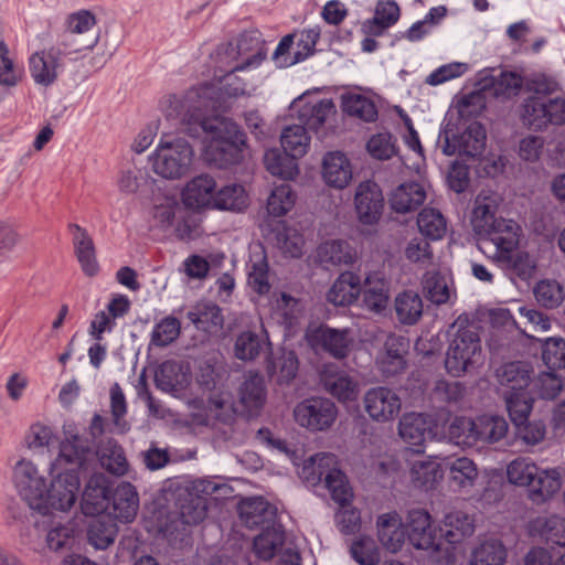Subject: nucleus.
I'll list each match as a JSON object with an SVG mask.
<instances>
[{
    "instance_id": "f704fd0d",
    "label": "nucleus",
    "mask_w": 565,
    "mask_h": 565,
    "mask_svg": "<svg viewBox=\"0 0 565 565\" xmlns=\"http://www.w3.org/2000/svg\"><path fill=\"white\" fill-rule=\"evenodd\" d=\"M285 543V532L278 523L263 529L253 542L256 556L263 561L271 559Z\"/></svg>"
},
{
    "instance_id": "aec40b11",
    "label": "nucleus",
    "mask_w": 565,
    "mask_h": 565,
    "mask_svg": "<svg viewBox=\"0 0 565 565\" xmlns=\"http://www.w3.org/2000/svg\"><path fill=\"white\" fill-rule=\"evenodd\" d=\"M362 302L369 311L381 313L388 305L390 282L380 271L367 274L362 285Z\"/></svg>"
},
{
    "instance_id": "b1692460",
    "label": "nucleus",
    "mask_w": 565,
    "mask_h": 565,
    "mask_svg": "<svg viewBox=\"0 0 565 565\" xmlns=\"http://www.w3.org/2000/svg\"><path fill=\"white\" fill-rule=\"evenodd\" d=\"M322 177L328 185L344 189L352 180L349 158L341 151L328 152L323 158Z\"/></svg>"
},
{
    "instance_id": "338daca9",
    "label": "nucleus",
    "mask_w": 565,
    "mask_h": 565,
    "mask_svg": "<svg viewBox=\"0 0 565 565\" xmlns=\"http://www.w3.org/2000/svg\"><path fill=\"white\" fill-rule=\"evenodd\" d=\"M102 466L113 475L124 476L128 470L125 451L117 443L109 441L100 454Z\"/></svg>"
},
{
    "instance_id": "6e6d98bb",
    "label": "nucleus",
    "mask_w": 565,
    "mask_h": 565,
    "mask_svg": "<svg viewBox=\"0 0 565 565\" xmlns=\"http://www.w3.org/2000/svg\"><path fill=\"white\" fill-rule=\"evenodd\" d=\"M417 225L420 233L433 241L440 239L447 230L444 215L433 207H425L419 212Z\"/></svg>"
},
{
    "instance_id": "774afa93",
    "label": "nucleus",
    "mask_w": 565,
    "mask_h": 565,
    "mask_svg": "<svg viewBox=\"0 0 565 565\" xmlns=\"http://www.w3.org/2000/svg\"><path fill=\"white\" fill-rule=\"evenodd\" d=\"M542 360L550 370L565 367V340L563 338H547L542 344Z\"/></svg>"
},
{
    "instance_id": "c756f323",
    "label": "nucleus",
    "mask_w": 565,
    "mask_h": 565,
    "mask_svg": "<svg viewBox=\"0 0 565 565\" xmlns=\"http://www.w3.org/2000/svg\"><path fill=\"white\" fill-rule=\"evenodd\" d=\"M426 199L424 186L418 182H405L398 185L390 198L391 207L397 213L417 210Z\"/></svg>"
},
{
    "instance_id": "6e6552de",
    "label": "nucleus",
    "mask_w": 565,
    "mask_h": 565,
    "mask_svg": "<svg viewBox=\"0 0 565 565\" xmlns=\"http://www.w3.org/2000/svg\"><path fill=\"white\" fill-rule=\"evenodd\" d=\"M65 438L61 441L60 454L51 463L53 470L60 468H75L81 471L85 460L93 454V441L79 435L71 425L64 426Z\"/></svg>"
},
{
    "instance_id": "f3484780",
    "label": "nucleus",
    "mask_w": 565,
    "mask_h": 565,
    "mask_svg": "<svg viewBox=\"0 0 565 565\" xmlns=\"http://www.w3.org/2000/svg\"><path fill=\"white\" fill-rule=\"evenodd\" d=\"M294 109L297 111L300 125L315 131H318L337 113L334 103L329 98L310 102L299 98L295 102Z\"/></svg>"
},
{
    "instance_id": "680f3d73",
    "label": "nucleus",
    "mask_w": 565,
    "mask_h": 565,
    "mask_svg": "<svg viewBox=\"0 0 565 565\" xmlns=\"http://www.w3.org/2000/svg\"><path fill=\"white\" fill-rule=\"evenodd\" d=\"M523 84V78L519 73L503 71L492 78V94L498 98H511L520 93Z\"/></svg>"
},
{
    "instance_id": "2f4dec72",
    "label": "nucleus",
    "mask_w": 565,
    "mask_h": 565,
    "mask_svg": "<svg viewBox=\"0 0 565 565\" xmlns=\"http://www.w3.org/2000/svg\"><path fill=\"white\" fill-rule=\"evenodd\" d=\"M394 310L399 323L414 326L423 316V299L415 290H404L396 295Z\"/></svg>"
},
{
    "instance_id": "4d7b16f0",
    "label": "nucleus",
    "mask_w": 565,
    "mask_h": 565,
    "mask_svg": "<svg viewBox=\"0 0 565 565\" xmlns=\"http://www.w3.org/2000/svg\"><path fill=\"white\" fill-rule=\"evenodd\" d=\"M477 444L495 443L503 438L508 430L504 418L499 416H481L476 419Z\"/></svg>"
},
{
    "instance_id": "423d86ee",
    "label": "nucleus",
    "mask_w": 565,
    "mask_h": 565,
    "mask_svg": "<svg viewBox=\"0 0 565 565\" xmlns=\"http://www.w3.org/2000/svg\"><path fill=\"white\" fill-rule=\"evenodd\" d=\"M335 456L332 454H317L305 465L303 471H310L312 481L324 482L333 501L341 507L350 503L352 490L347 476L335 467Z\"/></svg>"
},
{
    "instance_id": "0e129e2a",
    "label": "nucleus",
    "mask_w": 565,
    "mask_h": 565,
    "mask_svg": "<svg viewBox=\"0 0 565 565\" xmlns=\"http://www.w3.org/2000/svg\"><path fill=\"white\" fill-rule=\"evenodd\" d=\"M351 557L360 565H379L380 553L375 541L366 535L359 536L350 546Z\"/></svg>"
},
{
    "instance_id": "c03bdc74",
    "label": "nucleus",
    "mask_w": 565,
    "mask_h": 565,
    "mask_svg": "<svg viewBox=\"0 0 565 565\" xmlns=\"http://www.w3.org/2000/svg\"><path fill=\"white\" fill-rule=\"evenodd\" d=\"M267 334L263 331L258 334L253 331H244L236 338L234 354L238 360L253 361L259 356L265 345H268Z\"/></svg>"
},
{
    "instance_id": "72a5a7b5",
    "label": "nucleus",
    "mask_w": 565,
    "mask_h": 565,
    "mask_svg": "<svg viewBox=\"0 0 565 565\" xmlns=\"http://www.w3.org/2000/svg\"><path fill=\"white\" fill-rule=\"evenodd\" d=\"M186 318L198 330L210 334L222 329L224 321L221 308L212 302L198 303L192 310L188 311Z\"/></svg>"
},
{
    "instance_id": "20e7f679",
    "label": "nucleus",
    "mask_w": 565,
    "mask_h": 565,
    "mask_svg": "<svg viewBox=\"0 0 565 565\" xmlns=\"http://www.w3.org/2000/svg\"><path fill=\"white\" fill-rule=\"evenodd\" d=\"M194 158L192 146L183 138L161 139L149 157L152 170L167 180H178L188 174Z\"/></svg>"
},
{
    "instance_id": "e2e57ef3",
    "label": "nucleus",
    "mask_w": 565,
    "mask_h": 565,
    "mask_svg": "<svg viewBox=\"0 0 565 565\" xmlns=\"http://www.w3.org/2000/svg\"><path fill=\"white\" fill-rule=\"evenodd\" d=\"M343 110L349 116L360 118L364 121H374L377 117L375 104L362 95H350L343 98Z\"/></svg>"
},
{
    "instance_id": "8fccbe9b",
    "label": "nucleus",
    "mask_w": 565,
    "mask_h": 565,
    "mask_svg": "<svg viewBox=\"0 0 565 565\" xmlns=\"http://www.w3.org/2000/svg\"><path fill=\"white\" fill-rule=\"evenodd\" d=\"M444 465L450 480L459 488L471 487L478 477L477 465L468 457L447 458Z\"/></svg>"
},
{
    "instance_id": "4be33fe9",
    "label": "nucleus",
    "mask_w": 565,
    "mask_h": 565,
    "mask_svg": "<svg viewBox=\"0 0 565 565\" xmlns=\"http://www.w3.org/2000/svg\"><path fill=\"white\" fill-rule=\"evenodd\" d=\"M317 260L326 268L331 266H351L358 260V252L347 241H328L318 246Z\"/></svg>"
},
{
    "instance_id": "de8ad7c7",
    "label": "nucleus",
    "mask_w": 565,
    "mask_h": 565,
    "mask_svg": "<svg viewBox=\"0 0 565 565\" xmlns=\"http://www.w3.org/2000/svg\"><path fill=\"white\" fill-rule=\"evenodd\" d=\"M246 267L249 287L258 295L268 294L270 290L269 266L265 253L253 254Z\"/></svg>"
},
{
    "instance_id": "6ab92c4d",
    "label": "nucleus",
    "mask_w": 565,
    "mask_h": 565,
    "mask_svg": "<svg viewBox=\"0 0 565 565\" xmlns=\"http://www.w3.org/2000/svg\"><path fill=\"white\" fill-rule=\"evenodd\" d=\"M62 57L51 47L33 53L29 58V70L34 82L42 86L52 85L62 68Z\"/></svg>"
},
{
    "instance_id": "c9c22d12",
    "label": "nucleus",
    "mask_w": 565,
    "mask_h": 565,
    "mask_svg": "<svg viewBox=\"0 0 565 565\" xmlns=\"http://www.w3.org/2000/svg\"><path fill=\"white\" fill-rule=\"evenodd\" d=\"M495 376L502 393L527 388L531 382L530 371L522 362L503 364L497 370Z\"/></svg>"
},
{
    "instance_id": "2eb2a0df",
    "label": "nucleus",
    "mask_w": 565,
    "mask_h": 565,
    "mask_svg": "<svg viewBox=\"0 0 565 565\" xmlns=\"http://www.w3.org/2000/svg\"><path fill=\"white\" fill-rule=\"evenodd\" d=\"M217 184L215 179L202 173L192 178L182 191V201L192 210H213Z\"/></svg>"
},
{
    "instance_id": "864d4df0",
    "label": "nucleus",
    "mask_w": 565,
    "mask_h": 565,
    "mask_svg": "<svg viewBox=\"0 0 565 565\" xmlns=\"http://www.w3.org/2000/svg\"><path fill=\"white\" fill-rule=\"evenodd\" d=\"M423 292L433 303L440 306L450 299V289L447 279L438 271H427L422 280Z\"/></svg>"
},
{
    "instance_id": "052dcab7",
    "label": "nucleus",
    "mask_w": 565,
    "mask_h": 565,
    "mask_svg": "<svg viewBox=\"0 0 565 565\" xmlns=\"http://www.w3.org/2000/svg\"><path fill=\"white\" fill-rule=\"evenodd\" d=\"M78 36L79 35L65 28V30L57 35L56 43L51 49L57 55L64 57L71 54L81 53L84 50H92L98 41V38L95 36L89 42H84Z\"/></svg>"
},
{
    "instance_id": "dca6fc26",
    "label": "nucleus",
    "mask_w": 565,
    "mask_h": 565,
    "mask_svg": "<svg viewBox=\"0 0 565 565\" xmlns=\"http://www.w3.org/2000/svg\"><path fill=\"white\" fill-rule=\"evenodd\" d=\"M321 383L327 392L341 402L356 399L359 383L335 364H327L320 373Z\"/></svg>"
},
{
    "instance_id": "a878e982",
    "label": "nucleus",
    "mask_w": 565,
    "mask_h": 565,
    "mask_svg": "<svg viewBox=\"0 0 565 565\" xmlns=\"http://www.w3.org/2000/svg\"><path fill=\"white\" fill-rule=\"evenodd\" d=\"M68 231L73 235L74 250L82 270L87 276H95L98 271V264L92 237L84 227L75 223L68 224Z\"/></svg>"
},
{
    "instance_id": "9d476101",
    "label": "nucleus",
    "mask_w": 565,
    "mask_h": 565,
    "mask_svg": "<svg viewBox=\"0 0 565 565\" xmlns=\"http://www.w3.org/2000/svg\"><path fill=\"white\" fill-rule=\"evenodd\" d=\"M363 405L365 412L373 420L386 423L398 416L402 402L393 390L377 386L366 391L363 397Z\"/></svg>"
},
{
    "instance_id": "cd10ccee",
    "label": "nucleus",
    "mask_w": 565,
    "mask_h": 565,
    "mask_svg": "<svg viewBox=\"0 0 565 565\" xmlns=\"http://www.w3.org/2000/svg\"><path fill=\"white\" fill-rule=\"evenodd\" d=\"M110 505L117 520L131 522L139 507L136 488L129 482H121L114 491L111 490Z\"/></svg>"
},
{
    "instance_id": "603ef678",
    "label": "nucleus",
    "mask_w": 565,
    "mask_h": 565,
    "mask_svg": "<svg viewBox=\"0 0 565 565\" xmlns=\"http://www.w3.org/2000/svg\"><path fill=\"white\" fill-rule=\"evenodd\" d=\"M533 530L550 544L565 546V519L558 515L537 518Z\"/></svg>"
},
{
    "instance_id": "0eeeda50",
    "label": "nucleus",
    "mask_w": 565,
    "mask_h": 565,
    "mask_svg": "<svg viewBox=\"0 0 565 565\" xmlns=\"http://www.w3.org/2000/svg\"><path fill=\"white\" fill-rule=\"evenodd\" d=\"M337 414L335 404L323 397L307 398L294 409L296 423L312 431L328 429L334 423Z\"/></svg>"
},
{
    "instance_id": "13d9d810",
    "label": "nucleus",
    "mask_w": 565,
    "mask_h": 565,
    "mask_svg": "<svg viewBox=\"0 0 565 565\" xmlns=\"http://www.w3.org/2000/svg\"><path fill=\"white\" fill-rule=\"evenodd\" d=\"M476 420L467 417H456L448 427L449 440L461 447L477 445Z\"/></svg>"
},
{
    "instance_id": "ea45409f",
    "label": "nucleus",
    "mask_w": 565,
    "mask_h": 565,
    "mask_svg": "<svg viewBox=\"0 0 565 565\" xmlns=\"http://www.w3.org/2000/svg\"><path fill=\"white\" fill-rule=\"evenodd\" d=\"M280 142L284 152L297 160L308 152L310 137L302 125H290L284 128Z\"/></svg>"
},
{
    "instance_id": "a211bd4d",
    "label": "nucleus",
    "mask_w": 565,
    "mask_h": 565,
    "mask_svg": "<svg viewBox=\"0 0 565 565\" xmlns=\"http://www.w3.org/2000/svg\"><path fill=\"white\" fill-rule=\"evenodd\" d=\"M238 514L248 529H265L277 523L276 509L260 497L242 500L238 504Z\"/></svg>"
},
{
    "instance_id": "f8f14e48",
    "label": "nucleus",
    "mask_w": 565,
    "mask_h": 565,
    "mask_svg": "<svg viewBox=\"0 0 565 565\" xmlns=\"http://www.w3.org/2000/svg\"><path fill=\"white\" fill-rule=\"evenodd\" d=\"M444 137L443 152L446 156L458 153L460 156L477 158L480 157L486 149V130L478 121L471 122L466 130L452 141L447 132Z\"/></svg>"
},
{
    "instance_id": "58836bf2",
    "label": "nucleus",
    "mask_w": 565,
    "mask_h": 565,
    "mask_svg": "<svg viewBox=\"0 0 565 565\" xmlns=\"http://www.w3.org/2000/svg\"><path fill=\"white\" fill-rule=\"evenodd\" d=\"M507 409L511 420L520 429L524 425L533 407V397L527 388L516 392H503Z\"/></svg>"
},
{
    "instance_id": "a19ab883",
    "label": "nucleus",
    "mask_w": 565,
    "mask_h": 565,
    "mask_svg": "<svg viewBox=\"0 0 565 565\" xmlns=\"http://www.w3.org/2000/svg\"><path fill=\"white\" fill-rule=\"evenodd\" d=\"M161 109L168 119H180L181 129L183 132L189 135L188 129L190 125L195 127L199 120H205L202 118L200 109L194 108L193 110L188 109L184 111L183 102L175 95H170L161 100Z\"/></svg>"
},
{
    "instance_id": "3c124183",
    "label": "nucleus",
    "mask_w": 565,
    "mask_h": 565,
    "mask_svg": "<svg viewBox=\"0 0 565 565\" xmlns=\"http://www.w3.org/2000/svg\"><path fill=\"white\" fill-rule=\"evenodd\" d=\"M507 548L501 541L489 539L482 542L472 553L470 565H503Z\"/></svg>"
},
{
    "instance_id": "4468645a",
    "label": "nucleus",
    "mask_w": 565,
    "mask_h": 565,
    "mask_svg": "<svg viewBox=\"0 0 565 565\" xmlns=\"http://www.w3.org/2000/svg\"><path fill=\"white\" fill-rule=\"evenodd\" d=\"M111 482L104 473H94L83 491L81 509L85 515L95 516L110 507Z\"/></svg>"
},
{
    "instance_id": "a18cd8bd",
    "label": "nucleus",
    "mask_w": 565,
    "mask_h": 565,
    "mask_svg": "<svg viewBox=\"0 0 565 565\" xmlns=\"http://www.w3.org/2000/svg\"><path fill=\"white\" fill-rule=\"evenodd\" d=\"M248 205V196L243 185L232 183L216 190L213 210L241 212Z\"/></svg>"
},
{
    "instance_id": "c85d7f7f",
    "label": "nucleus",
    "mask_w": 565,
    "mask_h": 565,
    "mask_svg": "<svg viewBox=\"0 0 565 565\" xmlns=\"http://www.w3.org/2000/svg\"><path fill=\"white\" fill-rule=\"evenodd\" d=\"M408 342L404 337L392 334L385 342V354L380 361V369L386 376H394L406 366L405 354Z\"/></svg>"
},
{
    "instance_id": "4c0bfd02",
    "label": "nucleus",
    "mask_w": 565,
    "mask_h": 565,
    "mask_svg": "<svg viewBox=\"0 0 565 565\" xmlns=\"http://www.w3.org/2000/svg\"><path fill=\"white\" fill-rule=\"evenodd\" d=\"M399 18V8L393 0H379L375 14L363 24L366 33L381 35L385 29L392 26Z\"/></svg>"
},
{
    "instance_id": "7ed1b4c3",
    "label": "nucleus",
    "mask_w": 565,
    "mask_h": 565,
    "mask_svg": "<svg viewBox=\"0 0 565 565\" xmlns=\"http://www.w3.org/2000/svg\"><path fill=\"white\" fill-rule=\"evenodd\" d=\"M521 227L513 220L500 217L483 234V243H491L495 247L493 258L507 267L513 268L519 275L529 273L532 268L526 253H518Z\"/></svg>"
},
{
    "instance_id": "ddd939ff",
    "label": "nucleus",
    "mask_w": 565,
    "mask_h": 565,
    "mask_svg": "<svg viewBox=\"0 0 565 565\" xmlns=\"http://www.w3.org/2000/svg\"><path fill=\"white\" fill-rule=\"evenodd\" d=\"M359 221L365 225L379 222L384 207V196L380 186L373 181L359 184L354 198Z\"/></svg>"
},
{
    "instance_id": "412c9836",
    "label": "nucleus",
    "mask_w": 565,
    "mask_h": 565,
    "mask_svg": "<svg viewBox=\"0 0 565 565\" xmlns=\"http://www.w3.org/2000/svg\"><path fill=\"white\" fill-rule=\"evenodd\" d=\"M501 198L498 193L491 191H481L476 200L472 210L471 225L473 231L481 235L499 218L495 217Z\"/></svg>"
},
{
    "instance_id": "79ce46f5",
    "label": "nucleus",
    "mask_w": 565,
    "mask_h": 565,
    "mask_svg": "<svg viewBox=\"0 0 565 565\" xmlns=\"http://www.w3.org/2000/svg\"><path fill=\"white\" fill-rule=\"evenodd\" d=\"M276 245L286 255L298 258L302 255L305 239L302 234L295 227L288 226L285 222H277L273 228Z\"/></svg>"
},
{
    "instance_id": "393cba45",
    "label": "nucleus",
    "mask_w": 565,
    "mask_h": 565,
    "mask_svg": "<svg viewBox=\"0 0 565 565\" xmlns=\"http://www.w3.org/2000/svg\"><path fill=\"white\" fill-rule=\"evenodd\" d=\"M376 527L379 541L388 552L397 553L402 550L405 541V530L397 512L379 515Z\"/></svg>"
},
{
    "instance_id": "37998d69",
    "label": "nucleus",
    "mask_w": 565,
    "mask_h": 565,
    "mask_svg": "<svg viewBox=\"0 0 565 565\" xmlns=\"http://www.w3.org/2000/svg\"><path fill=\"white\" fill-rule=\"evenodd\" d=\"M319 340L322 349L335 359L347 358L353 343L347 329H322Z\"/></svg>"
},
{
    "instance_id": "f03ea898",
    "label": "nucleus",
    "mask_w": 565,
    "mask_h": 565,
    "mask_svg": "<svg viewBox=\"0 0 565 565\" xmlns=\"http://www.w3.org/2000/svg\"><path fill=\"white\" fill-rule=\"evenodd\" d=\"M446 352L445 367L455 377L477 369L483 359L481 339L473 324H462L458 319Z\"/></svg>"
},
{
    "instance_id": "e433bc0d",
    "label": "nucleus",
    "mask_w": 565,
    "mask_h": 565,
    "mask_svg": "<svg viewBox=\"0 0 565 565\" xmlns=\"http://www.w3.org/2000/svg\"><path fill=\"white\" fill-rule=\"evenodd\" d=\"M561 476L555 469L541 470L529 484L530 499L535 503L545 502L561 489Z\"/></svg>"
},
{
    "instance_id": "5701e85b",
    "label": "nucleus",
    "mask_w": 565,
    "mask_h": 565,
    "mask_svg": "<svg viewBox=\"0 0 565 565\" xmlns=\"http://www.w3.org/2000/svg\"><path fill=\"white\" fill-rule=\"evenodd\" d=\"M362 290L361 278L353 271H343L327 292V300L334 306H350L355 302Z\"/></svg>"
},
{
    "instance_id": "09e8293b",
    "label": "nucleus",
    "mask_w": 565,
    "mask_h": 565,
    "mask_svg": "<svg viewBox=\"0 0 565 565\" xmlns=\"http://www.w3.org/2000/svg\"><path fill=\"white\" fill-rule=\"evenodd\" d=\"M547 100L540 96H529L522 103L521 118L524 125L534 130L548 126Z\"/></svg>"
},
{
    "instance_id": "bb28decb",
    "label": "nucleus",
    "mask_w": 565,
    "mask_h": 565,
    "mask_svg": "<svg viewBox=\"0 0 565 565\" xmlns=\"http://www.w3.org/2000/svg\"><path fill=\"white\" fill-rule=\"evenodd\" d=\"M267 396L265 379L259 373L248 372L239 387V402L249 416L257 415Z\"/></svg>"
},
{
    "instance_id": "7c9ffc66",
    "label": "nucleus",
    "mask_w": 565,
    "mask_h": 565,
    "mask_svg": "<svg viewBox=\"0 0 565 565\" xmlns=\"http://www.w3.org/2000/svg\"><path fill=\"white\" fill-rule=\"evenodd\" d=\"M264 60L262 49L259 47L255 53L247 57L242 64L234 66L221 81V90L228 97H239L247 94V82L236 75V72L245 71L248 67H256L260 65Z\"/></svg>"
},
{
    "instance_id": "bf43d9fd",
    "label": "nucleus",
    "mask_w": 565,
    "mask_h": 565,
    "mask_svg": "<svg viewBox=\"0 0 565 565\" xmlns=\"http://www.w3.org/2000/svg\"><path fill=\"white\" fill-rule=\"evenodd\" d=\"M181 332V322L173 316H168L157 322L152 329L150 343L164 348L174 342Z\"/></svg>"
},
{
    "instance_id": "5fc2aeb1",
    "label": "nucleus",
    "mask_w": 565,
    "mask_h": 565,
    "mask_svg": "<svg viewBox=\"0 0 565 565\" xmlns=\"http://www.w3.org/2000/svg\"><path fill=\"white\" fill-rule=\"evenodd\" d=\"M399 436L404 441L417 447L416 451H422V447L426 435V423L420 414H407L399 420Z\"/></svg>"
},
{
    "instance_id": "39448f33",
    "label": "nucleus",
    "mask_w": 565,
    "mask_h": 565,
    "mask_svg": "<svg viewBox=\"0 0 565 565\" xmlns=\"http://www.w3.org/2000/svg\"><path fill=\"white\" fill-rule=\"evenodd\" d=\"M52 477L50 488L44 490L43 503L45 510L35 509L40 514L46 515L54 511L66 512L71 510L78 499L81 476L75 468H50Z\"/></svg>"
},
{
    "instance_id": "f257e3e1",
    "label": "nucleus",
    "mask_w": 565,
    "mask_h": 565,
    "mask_svg": "<svg viewBox=\"0 0 565 565\" xmlns=\"http://www.w3.org/2000/svg\"><path fill=\"white\" fill-rule=\"evenodd\" d=\"M189 136L198 138L202 132L209 136L203 157L209 164L226 169L238 164L244 158L246 136L239 126L226 118L215 117L190 125Z\"/></svg>"
},
{
    "instance_id": "9b49d317",
    "label": "nucleus",
    "mask_w": 565,
    "mask_h": 565,
    "mask_svg": "<svg viewBox=\"0 0 565 565\" xmlns=\"http://www.w3.org/2000/svg\"><path fill=\"white\" fill-rule=\"evenodd\" d=\"M407 535L417 550H440V535L431 525L430 514L423 509H414L407 516Z\"/></svg>"
},
{
    "instance_id": "49530a36",
    "label": "nucleus",
    "mask_w": 565,
    "mask_h": 565,
    "mask_svg": "<svg viewBox=\"0 0 565 565\" xmlns=\"http://www.w3.org/2000/svg\"><path fill=\"white\" fill-rule=\"evenodd\" d=\"M264 164L270 174L284 180H292L299 172L297 161L278 149H269L265 152Z\"/></svg>"
},
{
    "instance_id": "473e14b6",
    "label": "nucleus",
    "mask_w": 565,
    "mask_h": 565,
    "mask_svg": "<svg viewBox=\"0 0 565 565\" xmlns=\"http://www.w3.org/2000/svg\"><path fill=\"white\" fill-rule=\"evenodd\" d=\"M473 531L475 525L470 516L461 511H455L445 515L443 525L439 527V535L447 543L457 544L470 536Z\"/></svg>"
},
{
    "instance_id": "1a4fd4ad",
    "label": "nucleus",
    "mask_w": 565,
    "mask_h": 565,
    "mask_svg": "<svg viewBox=\"0 0 565 565\" xmlns=\"http://www.w3.org/2000/svg\"><path fill=\"white\" fill-rule=\"evenodd\" d=\"M13 479L21 497L30 509L34 511L35 509L45 510L43 503V493L46 488L45 479L39 473L32 461L25 459L18 461L14 467Z\"/></svg>"
},
{
    "instance_id": "69168bd1",
    "label": "nucleus",
    "mask_w": 565,
    "mask_h": 565,
    "mask_svg": "<svg viewBox=\"0 0 565 565\" xmlns=\"http://www.w3.org/2000/svg\"><path fill=\"white\" fill-rule=\"evenodd\" d=\"M295 201L296 195L291 186L280 184L271 191L267 200V211L270 215L282 216L292 209Z\"/></svg>"
}]
</instances>
